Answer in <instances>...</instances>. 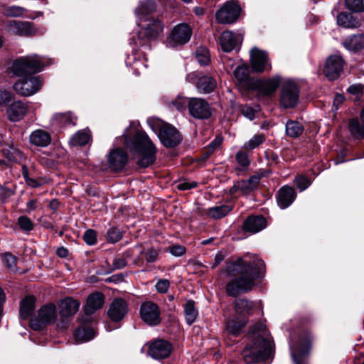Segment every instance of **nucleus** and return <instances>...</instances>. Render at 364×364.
Listing matches in <instances>:
<instances>
[{
  "label": "nucleus",
  "instance_id": "f257e3e1",
  "mask_svg": "<svg viewBox=\"0 0 364 364\" xmlns=\"http://www.w3.org/2000/svg\"><path fill=\"white\" fill-rule=\"evenodd\" d=\"M264 270V262L259 257L250 255L237 257L227 267L228 274L235 277L226 284L227 294L235 297L241 293L251 291L255 285V280L263 277Z\"/></svg>",
  "mask_w": 364,
  "mask_h": 364
},
{
  "label": "nucleus",
  "instance_id": "f03ea898",
  "mask_svg": "<svg viewBox=\"0 0 364 364\" xmlns=\"http://www.w3.org/2000/svg\"><path fill=\"white\" fill-rule=\"evenodd\" d=\"M46 64V60L37 55H27L15 60L13 63V71L21 77L14 83V90L18 95L25 97L36 93L41 88L42 81L39 77L31 74L42 71Z\"/></svg>",
  "mask_w": 364,
  "mask_h": 364
},
{
  "label": "nucleus",
  "instance_id": "7ed1b4c3",
  "mask_svg": "<svg viewBox=\"0 0 364 364\" xmlns=\"http://www.w3.org/2000/svg\"><path fill=\"white\" fill-rule=\"evenodd\" d=\"M251 333L253 343L242 352L245 363L254 364L266 361L271 357L273 350L268 331L262 323H257L252 328Z\"/></svg>",
  "mask_w": 364,
  "mask_h": 364
},
{
  "label": "nucleus",
  "instance_id": "20e7f679",
  "mask_svg": "<svg viewBox=\"0 0 364 364\" xmlns=\"http://www.w3.org/2000/svg\"><path fill=\"white\" fill-rule=\"evenodd\" d=\"M124 144L132 155L134 160L140 168H147L156 161V147L146 132L138 130L132 140L123 134Z\"/></svg>",
  "mask_w": 364,
  "mask_h": 364
},
{
  "label": "nucleus",
  "instance_id": "39448f33",
  "mask_svg": "<svg viewBox=\"0 0 364 364\" xmlns=\"http://www.w3.org/2000/svg\"><path fill=\"white\" fill-rule=\"evenodd\" d=\"M164 25L158 18H148L138 32V46L145 50H151L150 42L156 40L163 32Z\"/></svg>",
  "mask_w": 364,
  "mask_h": 364
},
{
  "label": "nucleus",
  "instance_id": "423d86ee",
  "mask_svg": "<svg viewBox=\"0 0 364 364\" xmlns=\"http://www.w3.org/2000/svg\"><path fill=\"white\" fill-rule=\"evenodd\" d=\"M147 122L154 130V125L159 127L158 136L165 147L173 148L181 142L182 136L178 129L171 124L151 118L148 119Z\"/></svg>",
  "mask_w": 364,
  "mask_h": 364
},
{
  "label": "nucleus",
  "instance_id": "0eeeda50",
  "mask_svg": "<svg viewBox=\"0 0 364 364\" xmlns=\"http://www.w3.org/2000/svg\"><path fill=\"white\" fill-rule=\"evenodd\" d=\"M80 302L71 297L61 300L58 304L60 318L57 321V327L63 331L68 328L70 318L79 310Z\"/></svg>",
  "mask_w": 364,
  "mask_h": 364
},
{
  "label": "nucleus",
  "instance_id": "6e6552de",
  "mask_svg": "<svg viewBox=\"0 0 364 364\" xmlns=\"http://www.w3.org/2000/svg\"><path fill=\"white\" fill-rule=\"evenodd\" d=\"M57 321V310L55 304L43 306L38 311V316L32 318L30 326L35 331H40L44 326L53 323Z\"/></svg>",
  "mask_w": 364,
  "mask_h": 364
},
{
  "label": "nucleus",
  "instance_id": "1a4fd4ad",
  "mask_svg": "<svg viewBox=\"0 0 364 364\" xmlns=\"http://www.w3.org/2000/svg\"><path fill=\"white\" fill-rule=\"evenodd\" d=\"M192 36V29L186 23L175 26L166 40V46L175 48L187 43Z\"/></svg>",
  "mask_w": 364,
  "mask_h": 364
},
{
  "label": "nucleus",
  "instance_id": "9d476101",
  "mask_svg": "<svg viewBox=\"0 0 364 364\" xmlns=\"http://www.w3.org/2000/svg\"><path fill=\"white\" fill-rule=\"evenodd\" d=\"M299 90L291 80L285 81L281 88L280 105L285 109L294 107L299 100Z\"/></svg>",
  "mask_w": 364,
  "mask_h": 364
},
{
  "label": "nucleus",
  "instance_id": "9b49d317",
  "mask_svg": "<svg viewBox=\"0 0 364 364\" xmlns=\"http://www.w3.org/2000/svg\"><path fill=\"white\" fill-rule=\"evenodd\" d=\"M141 320L149 326L159 325L161 321V309L159 305L153 301L143 302L139 310Z\"/></svg>",
  "mask_w": 364,
  "mask_h": 364
},
{
  "label": "nucleus",
  "instance_id": "f8f14e48",
  "mask_svg": "<svg viewBox=\"0 0 364 364\" xmlns=\"http://www.w3.org/2000/svg\"><path fill=\"white\" fill-rule=\"evenodd\" d=\"M189 114L197 119H207L212 112L210 105L202 98H190L188 102Z\"/></svg>",
  "mask_w": 364,
  "mask_h": 364
},
{
  "label": "nucleus",
  "instance_id": "ddd939ff",
  "mask_svg": "<svg viewBox=\"0 0 364 364\" xmlns=\"http://www.w3.org/2000/svg\"><path fill=\"white\" fill-rule=\"evenodd\" d=\"M241 11L240 6L233 1H228L216 12L215 18L221 23H232L237 21Z\"/></svg>",
  "mask_w": 364,
  "mask_h": 364
},
{
  "label": "nucleus",
  "instance_id": "4468645a",
  "mask_svg": "<svg viewBox=\"0 0 364 364\" xmlns=\"http://www.w3.org/2000/svg\"><path fill=\"white\" fill-rule=\"evenodd\" d=\"M250 65L256 73L269 72L272 69L267 53L255 47L250 51Z\"/></svg>",
  "mask_w": 364,
  "mask_h": 364
},
{
  "label": "nucleus",
  "instance_id": "2eb2a0df",
  "mask_svg": "<svg viewBox=\"0 0 364 364\" xmlns=\"http://www.w3.org/2000/svg\"><path fill=\"white\" fill-rule=\"evenodd\" d=\"M344 60L341 56L333 55L329 56L325 64L323 72L330 80H335L339 77L343 70Z\"/></svg>",
  "mask_w": 364,
  "mask_h": 364
},
{
  "label": "nucleus",
  "instance_id": "dca6fc26",
  "mask_svg": "<svg viewBox=\"0 0 364 364\" xmlns=\"http://www.w3.org/2000/svg\"><path fill=\"white\" fill-rule=\"evenodd\" d=\"M127 154L121 148L111 150L108 154L107 161L109 168L114 172L122 171L128 162Z\"/></svg>",
  "mask_w": 364,
  "mask_h": 364
},
{
  "label": "nucleus",
  "instance_id": "f3484780",
  "mask_svg": "<svg viewBox=\"0 0 364 364\" xmlns=\"http://www.w3.org/2000/svg\"><path fill=\"white\" fill-rule=\"evenodd\" d=\"M6 28L10 32L19 36H31L36 33L37 30L33 23L28 21H9Z\"/></svg>",
  "mask_w": 364,
  "mask_h": 364
},
{
  "label": "nucleus",
  "instance_id": "a211bd4d",
  "mask_svg": "<svg viewBox=\"0 0 364 364\" xmlns=\"http://www.w3.org/2000/svg\"><path fill=\"white\" fill-rule=\"evenodd\" d=\"M129 311L127 302L123 299H114L107 311L109 318L114 322L122 320Z\"/></svg>",
  "mask_w": 364,
  "mask_h": 364
},
{
  "label": "nucleus",
  "instance_id": "6ab92c4d",
  "mask_svg": "<svg viewBox=\"0 0 364 364\" xmlns=\"http://www.w3.org/2000/svg\"><path fill=\"white\" fill-rule=\"evenodd\" d=\"M171 351V344L163 339L156 340L150 344L149 348V355L156 360L168 357Z\"/></svg>",
  "mask_w": 364,
  "mask_h": 364
},
{
  "label": "nucleus",
  "instance_id": "aec40b11",
  "mask_svg": "<svg viewBox=\"0 0 364 364\" xmlns=\"http://www.w3.org/2000/svg\"><path fill=\"white\" fill-rule=\"evenodd\" d=\"M242 41V36L239 33L226 31L220 35L219 41L222 50L229 53L233 50Z\"/></svg>",
  "mask_w": 364,
  "mask_h": 364
},
{
  "label": "nucleus",
  "instance_id": "412c9836",
  "mask_svg": "<svg viewBox=\"0 0 364 364\" xmlns=\"http://www.w3.org/2000/svg\"><path fill=\"white\" fill-rule=\"evenodd\" d=\"M28 110L27 104L21 100H17L11 103L7 109L8 119L16 122L22 119Z\"/></svg>",
  "mask_w": 364,
  "mask_h": 364
},
{
  "label": "nucleus",
  "instance_id": "4be33fe9",
  "mask_svg": "<svg viewBox=\"0 0 364 364\" xmlns=\"http://www.w3.org/2000/svg\"><path fill=\"white\" fill-rule=\"evenodd\" d=\"M296 198V193L294 188L284 186L279 188L277 195V202L282 209L290 206Z\"/></svg>",
  "mask_w": 364,
  "mask_h": 364
},
{
  "label": "nucleus",
  "instance_id": "5701e85b",
  "mask_svg": "<svg viewBox=\"0 0 364 364\" xmlns=\"http://www.w3.org/2000/svg\"><path fill=\"white\" fill-rule=\"evenodd\" d=\"M105 303V296L102 293L96 292L90 294L84 307V312L87 316L92 315L96 311L100 309Z\"/></svg>",
  "mask_w": 364,
  "mask_h": 364
},
{
  "label": "nucleus",
  "instance_id": "b1692460",
  "mask_svg": "<svg viewBox=\"0 0 364 364\" xmlns=\"http://www.w3.org/2000/svg\"><path fill=\"white\" fill-rule=\"evenodd\" d=\"M310 350L309 341H301L298 347H291V355L295 364H307L306 359Z\"/></svg>",
  "mask_w": 364,
  "mask_h": 364
},
{
  "label": "nucleus",
  "instance_id": "393cba45",
  "mask_svg": "<svg viewBox=\"0 0 364 364\" xmlns=\"http://www.w3.org/2000/svg\"><path fill=\"white\" fill-rule=\"evenodd\" d=\"M247 323L246 318L235 316L225 321L224 331L227 335L239 336Z\"/></svg>",
  "mask_w": 364,
  "mask_h": 364
},
{
  "label": "nucleus",
  "instance_id": "a878e982",
  "mask_svg": "<svg viewBox=\"0 0 364 364\" xmlns=\"http://www.w3.org/2000/svg\"><path fill=\"white\" fill-rule=\"evenodd\" d=\"M266 227V220L263 216H250L243 223V230L250 233H257Z\"/></svg>",
  "mask_w": 364,
  "mask_h": 364
},
{
  "label": "nucleus",
  "instance_id": "bb28decb",
  "mask_svg": "<svg viewBox=\"0 0 364 364\" xmlns=\"http://www.w3.org/2000/svg\"><path fill=\"white\" fill-rule=\"evenodd\" d=\"M50 134L45 130L38 129L33 131L29 136L30 143L38 147H46L51 143Z\"/></svg>",
  "mask_w": 364,
  "mask_h": 364
},
{
  "label": "nucleus",
  "instance_id": "cd10ccee",
  "mask_svg": "<svg viewBox=\"0 0 364 364\" xmlns=\"http://www.w3.org/2000/svg\"><path fill=\"white\" fill-rule=\"evenodd\" d=\"M281 83V77L275 75L266 80L258 82V90L263 95L271 96L277 90Z\"/></svg>",
  "mask_w": 364,
  "mask_h": 364
},
{
  "label": "nucleus",
  "instance_id": "c85d7f7f",
  "mask_svg": "<svg viewBox=\"0 0 364 364\" xmlns=\"http://www.w3.org/2000/svg\"><path fill=\"white\" fill-rule=\"evenodd\" d=\"M342 45L346 50L354 53L364 50V34L347 36L342 41Z\"/></svg>",
  "mask_w": 364,
  "mask_h": 364
},
{
  "label": "nucleus",
  "instance_id": "c756f323",
  "mask_svg": "<svg viewBox=\"0 0 364 364\" xmlns=\"http://www.w3.org/2000/svg\"><path fill=\"white\" fill-rule=\"evenodd\" d=\"M234 309L235 313L241 318H247L252 315L254 304L252 301L245 298H239L235 300Z\"/></svg>",
  "mask_w": 364,
  "mask_h": 364
},
{
  "label": "nucleus",
  "instance_id": "7c9ffc66",
  "mask_svg": "<svg viewBox=\"0 0 364 364\" xmlns=\"http://www.w3.org/2000/svg\"><path fill=\"white\" fill-rule=\"evenodd\" d=\"M361 123L358 119H351L348 123V129L355 139L364 138V107L360 113Z\"/></svg>",
  "mask_w": 364,
  "mask_h": 364
},
{
  "label": "nucleus",
  "instance_id": "2f4dec72",
  "mask_svg": "<svg viewBox=\"0 0 364 364\" xmlns=\"http://www.w3.org/2000/svg\"><path fill=\"white\" fill-rule=\"evenodd\" d=\"M337 23L339 26L345 28H358L360 26V21L347 12H341L337 16Z\"/></svg>",
  "mask_w": 364,
  "mask_h": 364
},
{
  "label": "nucleus",
  "instance_id": "473e14b6",
  "mask_svg": "<svg viewBox=\"0 0 364 364\" xmlns=\"http://www.w3.org/2000/svg\"><path fill=\"white\" fill-rule=\"evenodd\" d=\"M156 9V3L154 0H141L135 9L136 15L141 19L155 12Z\"/></svg>",
  "mask_w": 364,
  "mask_h": 364
},
{
  "label": "nucleus",
  "instance_id": "72a5a7b5",
  "mask_svg": "<svg viewBox=\"0 0 364 364\" xmlns=\"http://www.w3.org/2000/svg\"><path fill=\"white\" fill-rule=\"evenodd\" d=\"M260 179V176H252L247 180L237 181V187L242 194L247 195L257 188Z\"/></svg>",
  "mask_w": 364,
  "mask_h": 364
},
{
  "label": "nucleus",
  "instance_id": "f704fd0d",
  "mask_svg": "<svg viewBox=\"0 0 364 364\" xmlns=\"http://www.w3.org/2000/svg\"><path fill=\"white\" fill-rule=\"evenodd\" d=\"M36 298L32 295L26 296L20 304V316L27 319L33 313L35 309Z\"/></svg>",
  "mask_w": 364,
  "mask_h": 364
},
{
  "label": "nucleus",
  "instance_id": "c9c22d12",
  "mask_svg": "<svg viewBox=\"0 0 364 364\" xmlns=\"http://www.w3.org/2000/svg\"><path fill=\"white\" fill-rule=\"evenodd\" d=\"M217 86L214 77L208 75H203L198 79L196 87L198 90L203 93L212 92Z\"/></svg>",
  "mask_w": 364,
  "mask_h": 364
},
{
  "label": "nucleus",
  "instance_id": "e433bc0d",
  "mask_svg": "<svg viewBox=\"0 0 364 364\" xmlns=\"http://www.w3.org/2000/svg\"><path fill=\"white\" fill-rule=\"evenodd\" d=\"M51 124L58 127L75 125V122L70 112L57 113L51 119Z\"/></svg>",
  "mask_w": 364,
  "mask_h": 364
},
{
  "label": "nucleus",
  "instance_id": "4c0bfd02",
  "mask_svg": "<svg viewBox=\"0 0 364 364\" xmlns=\"http://www.w3.org/2000/svg\"><path fill=\"white\" fill-rule=\"evenodd\" d=\"M232 207L229 205H222L208 208L205 213L208 217L218 220L226 216L231 210Z\"/></svg>",
  "mask_w": 364,
  "mask_h": 364
},
{
  "label": "nucleus",
  "instance_id": "58836bf2",
  "mask_svg": "<svg viewBox=\"0 0 364 364\" xmlns=\"http://www.w3.org/2000/svg\"><path fill=\"white\" fill-rule=\"evenodd\" d=\"M183 311L186 321L188 325L193 324L198 317V309L196 307V303L193 300H188L184 305Z\"/></svg>",
  "mask_w": 364,
  "mask_h": 364
},
{
  "label": "nucleus",
  "instance_id": "ea45409f",
  "mask_svg": "<svg viewBox=\"0 0 364 364\" xmlns=\"http://www.w3.org/2000/svg\"><path fill=\"white\" fill-rule=\"evenodd\" d=\"M304 132L303 125L294 120H288L285 126V132L287 136L291 138H298Z\"/></svg>",
  "mask_w": 364,
  "mask_h": 364
},
{
  "label": "nucleus",
  "instance_id": "a19ab883",
  "mask_svg": "<svg viewBox=\"0 0 364 364\" xmlns=\"http://www.w3.org/2000/svg\"><path fill=\"white\" fill-rule=\"evenodd\" d=\"M90 139L88 130L82 129L73 134L70 139L69 143L73 146H85Z\"/></svg>",
  "mask_w": 364,
  "mask_h": 364
},
{
  "label": "nucleus",
  "instance_id": "79ce46f5",
  "mask_svg": "<svg viewBox=\"0 0 364 364\" xmlns=\"http://www.w3.org/2000/svg\"><path fill=\"white\" fill-rule=\"evenodd\" d=\"M95 336V331L92 328H78L74 332V336L77 341L84 343L92 340Z\"/></svg>",
  "mask_w": 364,
  "mask_h": 364
},
{
  "label": "nucleus",
  "instance_id": "37998d69",
  "mask_svg": "<svg viewBox=\"0 0 364 364\" xmlns=\"http://www.w3.org/2000/svg\"><path fill=\"white\" fill-rule=\"evenodd\" d=\"M21 174L26 183L31 188H38L43 183L42 178H35L30 176L28 168L26 164L21 166Z\"/></svg>",
  "mask_w": 364,
  "mask_h": 364
},
{
  "label": "nucleus",
  "instance_id": "c03bdc74",
  "mask_svg": "<svg viewBox=\"0 0 364 364\" xmlns=\"http://www.w3.org/2000/svg\"><path fill=\"white\" fill-rule=\"evenodd\" d=\"M234 76L240 83L247 82L250 77L249 68L245 65L237 66L234 70Z\"/></svg>",
  "mask_w": 364,
  "mask_h": 364
},
{
  "label": "nucleus",
  "instance_id": "a18cd8bd",
  "mask_svg": "<svg viewBox=\"0 0 364 364\" xmlns=\"http://www.w3.org/2000/svg\"><path fill=\"white\" fill-rule=\"evenodd\" d=\"M196 58L200 65H207L210 61L209 50L204 47L198 48L196 51Z\"/></svg>",
  "mask_w": 364,
  "mask_h": 364
},
{
  "label": "nucleus",
  "instance_id": "49530a36",
  "mask_svg": "<svg viewBox=\"0 0 364 364\" xmlns=\"http://www.w3.org/2000/svg\"><path fill=\"white\" fill-rule=\"evenodd\" d=\"M2 262L9 272H16L17 271L16 257L12 254L9 252L4 254Z\"/></svg>",
  "mask_w": 364,
  "mask_h": 364
},
{
  "label": "nucleus",
  "instance_id": "de8ad7c7",
  "mask_svg": "<svg viewBox=\"0 0 364 364\" xmlns=\"http://www.w3.org/2000/svg\"><path fill=\"white\" fill-rule=\"evenodd\" d=\"M265 141L264 134H259L254 135L244 146L247 149L253 150L259 147Z\"/></svg>",
  "mask_w": 364,
  "mask_h": 364
},
{
  "label": "nucleus",
  "instance_id": "09e8293b",
  "mask_svg": "<svg viewBox=\"0 0 364 364\" xmlns=\"http://www.w3.org/2000/svg\"><path fill=\"white\" fill-rule=\"evenodd\" d=\"M167 105L171 109L183 111L188 106L187 99L178 96L176 99L167 102Z\"/></svg>",
  "mask_w": 364,
  "mask_h": 364
},
{
  "label": "nucleus",
  "instance_id": "8fccbe9b",
  "mask_svg": "<svg viewBox=\"0 0 364 364\" xmlns=\"http://www.w3.org/2000/svg\"><path fill=\"white\" fill-rule=\"evenodd\" d=\"M345 6L347 9L355 13L364 10L363 0H345Z\"/></svg>",
  "mask_w": 364,
  "mask_h": 364
},
{
  "label": "nucleus",
  "instance_id": "3c124183",
  "mask_svg": "<svg viewBox=\"0 0 364 364\" xmlns=\"http://www.w3.org/2000/svg\"><path fill=\"white\" fill-rule=\"evenodd\" d=\"M17 225L23 231L30 232L34 228L32 220L27 216H20L17 220Z\"/></svg>",
  "mask_w": 364,
  "mask_h": 364
},
{
  "label": "nucleus",
  "instance_id": "603ef678",
  "mask_svg": "<svg viewBox=\"0 0 364 364\" xmlns=\"http://www.w3.org/2000/svg\"><path fill=\"white\" fill-rule=\"evenodd\" d=\"M122 237V232L117 228H110L106 235L107 240L111 243L118 242Z\"/></svg>",
  "mask_w": 364,
  "mask_h": 364
},
{
  "label": "nucleus",
  "instance_id": "864d4df0",
  "mask_svg": "<svg viewBox=\"0 0 364 364\" xmlns=\"http://www.w3.org/2000/svg\"><path fill=\"white\" fill-rule=\"evenodd\" d=\"M26 9L18 6H11L4 11V14L10 17H20L23 15Z\"/></svg>",
  "mask_w": 364,
  "mask_h": 364
},
{
  "label": "nucleus",
  "instance_id": "5fc2aeb1",
  "mask_svg": "<svg viewBox=\"0 0 364 364\" xmlns=\"http://www.w3.org/2000/svg\"><path fill=\"white\" fill-rule=\"evenodd\" d=\"M15 193L14 190L6 186H0V200L2 203L9 202L10 198Z\"/></svg>",
  "mask_w": 364,
  "mask_h": 364
},
{
  "label": "nucleus",
  "instance_id": "6e6d98bb",
  "mask_svg": "<svg viewBox=\"0 0 364 364\" xmlns=\"http://www.w3.org/2000/svg\"><path fill=\"white\" fill-rule=\"evenodd\" d=\"M83 240L88 245H94L97 242V233L94 230L89 229L83 235Z\"/></svg>",
  "mask_w": 364,
  "mask_h": 364
},
{
  "label": "nucleus",
  "instance_id": "4d7b16f0",
  "mask_svg": "<svg viewBox=\"0 0 364 364\" xmlns=\"http://www.w3.org/2000/svg\"><path fill=\"white\" fill-rule=\"evenodd\" d=\"M294 181L297 188L301 191L306 189L311 185L310 180L303 176H297L295 178Z\"/></svg>",
  "mask_w": 364,
  "mask_h": 364
},
{
  "label": "nucleus",
  "instance_id": "13d9d810",
  "mask_svg": "<svg viewBox=\"0 0 364 364\" xmlns=\"http://www.w3.org/2000/svg\"><path fill=\"white\" fill-rule=\"evenodd\" d=\"M235 159L240 166L243 168L250 165V160L247 154L243 151H238L236 154Z\"/></svg>",
  "mask_w": 364,
  "mask_h": 364
},
{
  "label": "nucleus",
  "instance_id": "bf43d9fd",
  "mask_svg": "<svg viewBox=\"0 0 364 364\" xmlns=\"http://www.w3.org/2000/svg\"><path fill=\"white\" fill-rule=\"evenodd\" d=\"M156 291L160 294H165L170 287V282L166 279H160L155 285Z\"/></svg>",
  "mask_w": 364,
  "mask_h": 364
},
{
  "label": "nucleus",
  "instance_id": "052dcab7",
  "mask_svg": "<svg viewBox=\"0 0 364 364\" xmlns=\"http://www.w3.org/2000/svg\"><path fill=\"white\" fill-rule=\"evenodd\" d=\"M241 113L250 120H253L255 118L257 109L251 107L249 105H243L240 108Z\"/></svg>",
  "mask_w": 364,
  "mask_h": 364
},
{
  "label": "nucleus",
  "instance_id": "680f3d73",
  "mask_svg": "<svg viewBox=\"0 0 364 364\" xmlns=\"http://www.w3.org/2000/svg\"><path fill=\"white\" fill-rule=\"evenodd\" d=\"M159 255V251L154 248H149L145 252L146 261L149 263L154 262L157 260Z\"/></svg>",
  "mask_w": 364,
  "mask_h": 364
},
{
  "label": "nucleus",
  "instance_id": "e2e57ef3",
  "mask_svg": "<svg viewBox=\"0 0 364 364\" xmlns=\"http://www.w3.org/2000/svg\"><path fill=\"white\" fill-rule=\"evenodd\" d=\"M168 252L175 257H181L186 252L185 247L175 245L168 247Z\"/></svg>",
  "mask_w": 364,
  "mask_h": 364
},
{
  "label": "nucleus",
  "instance_id": "0e129e2a",
  "mask_svg": "<svg viewBox=\"0 0 364 364\" xmlns=\"http://www.w3.org/2000/svg\"><path fill=\"white\" fill-rule=\"evenodd\" d=\"M266 158L271 166H275L279 163V157L275 152L267 151Z\"/></svg>",
  "mask_w": 364,
  "mask_h": 364
},
{
  "label": "nucleus",
  "instance_id": "69168bd1",
  "mask_svg": "<svg viewBox=\"0 0 364 364\" xmlns=\"http://www.w3.org/2000/svg\"><path fill=\"white\" fill-rule=\"evenodd\" d=\"M12 100L11 94L6 90H0V105H6Z\"/></svg>",
  "mask_w": 364,
  "mask_h": 364
},
{
  "label": "nucleus",
  "instance_id": "338daca9",
  "mask_svg": "<svg viewBox=\"0 0 364 364\" xmlns=\"http://www.w3.org/2000/svg\"><path fill=\"white\" fill-rule=\"evenodd\" d=\"M127 264V260L123 257L114 258L112 262V269H119L124 268Z\"/></svg>",
  "mask_w": 364,
  "mask_h": 364
},
{
  "label": "nucleus",
  "instance_id": "774afa93",
  "mask_svg": "<svg viewBox=\"0 0 364 364\" xmlns=\"http://www.w3.org/2000/svg\"><path fill=\"white\" fill-rule=\"evenodd\" d=\"M224 259H225V254L223 252H218L215 256L214 263L212 265L211 268L212 269L215 268L218 265H219L224 260Z\"/></svg>",
  "mask_w": 364,
  "mask_h": 364
}]
</instances>
